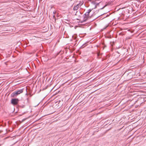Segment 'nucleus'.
Returning a JSON list of instances; mask_svg holds the SVG:
<instances>
[{
	"label": "nucleus",
	"mask_w": 146,
	"mask_h": 146,
	"mask_svg": "<svg viewBox=\"0 0 146 146\" xmlns=\"http://www.w3.org/2000/svg\"><path fill=\"white\" fill-rule=\"evenodd\" d=\"M3 131L2 130H0V133H1Z\"/></svg>",
	"instance_id": "obj_9"
},
{
	"label": "nucleus",
	"mask_w": 146,
	"mask_h": 146,
	"mask_svg": "<svg viewBox=\"0 0 146 146\" xmlns=\"http://www.w3.org/2000/svg\"><path fill=\"white\" fill-rule=\"evenodd\" d=\"M81 5H81L80 3L78 4L76 6H74L73 8V10L74 11L78 10V9L81 7Z\"/></svg>",
	"instance_id": "obj_4"
},
{
	"label": "nucleus",
	"mask_w": 146,
	"mask_h": 146,
	"mask_svg": "<svg viewBox=\"0 0 146 146\" xmlns=\"http://www.w3.org/2000/svg\"><path fill=\"white\" fill-rule=\"evenodd\" d=\"M106 47V45H105L104 46V48L103 49H104V48H105V47Z\"/></svg>",
	"instance_id": "obj_10"
},
{
	"label": "nucleus",
	"mask_w": 146,
	"mask_h": 146,
	"mask_svg": "<svg viewBox=\"0 0 146 146\" xmlns=\"http://www.w3.org/2000/svg\"><path fill=\"white\" fill-rule=\"evenodd\" d=\"M19 101L18 98L12 99L11 100V104L13 105H17Z\"/></svg>",
	"instance_id": "obj_3"
},
{
	"label": "nucleus",
	"mask_w": 146,
	"mask_h": 146,
	"mask_svg": "<svg viewBox=\"0 0 146 146\" xmlns=\"http://www.w3.org/2000/svg\"><path fill=\"white\" fill-rule=\"evenodd\" d=\"M111 42H110V43H111V46H113V44H114V42H112V44H111Z\"/></svg>",
	"instance_id": "obj_7"
},
{
	"label": "nucleus",
	"mask_w": 146,
	"mask_h": 146,
	"mask_svg": "<svg viewBox=\"0 0 146 146\" xmlns=\"http://www.w3.org/2000/svg\"><path fill=\"white\" fill-rule=\"evenodd\" d=\"M92 9H89L88 10V11L84 15V17L82 23H83L84 22L86 21L88 19L90 18L91 17L89 16V14L92 11Z\"/></svg>",
	"instance_id": "obj_1"
},
{
	"label": "nucleus",
	"mask_w": 146,
	"mask_h": 146,
	"mask_svg": "<svg viewBox=\"0 0 146 146\" xmlns=\"http://www.w3.org/2000/svg\"><path fill=\"white\" fill-rule=\"evenodd\" d=\"M100 55V53L99 52H98L97 53V56H99Z\"/></svg>",
	"instance_id": "obj_6"
},
{
	"label": "nucleus",
	"mask_w": 146,
	"mask_h": 146,
	"mask_svg": "<svg viewBox=\"0 0 146 146\" xmlns=\"http://www.w3.org/2000/svg\"><path fill=\"white\" fill-rule=\"evenodd\" d=\"M56 11H54V12H53V13L54 14H55V13H56Z\"/></svg>",
	"instance_id": "obj_8"
},
{
	"label": "nucleus",
	"mask_w": 146,
	"mask_h": 146,
	"mask_svg": "<svg viewBox=\"0 0 146 146\" xmlns=\"http://www.w3.org/2000/svg\"><path fill=\"white\" fill-rule=\"evenodd\" d=\"M19 106L23 108L25 107V106L24 105H22V106Z\"/></svg>",
	"instance_id": "obj_5"
},
{
	"label": "nucleus",
	"mask_w": 146,
	"mask_h": 146,
	"mask_svg": "<svg viewBox=\"0 0 146 146\" xmlns=\"http://www.w3.org/2000/svg\"><path fill=\"white\" fill-rule=\"evenodd\" d=\"M23 89L15 91L13 92L11 94V97H15L17 96L18 95L23 92Z\"/></svg>",
	"instance_id": "obj_2"
}]
</instances>
